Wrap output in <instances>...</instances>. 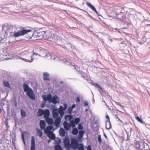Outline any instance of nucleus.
Returning a JSON list of instances; mask_svg holds the SVG:
<instances>
[{"instance_id":"f257e3e1","label":"nucleus","mask_w":150,"mask_h":150,"mask_svg":"<svg viewBox=\"0 0 150 150\" xmlns=\"http://www.w3.org/2000/svg\"><path fill=\"white\" fill-rule=\"evenodd\" d=\"M2 27L3 30L5 32V33L8 32L10 30H11L13 31L14 30V33L11 32L10 35L16 38L24 35L32 31V30L30 29H24L16 32L15 30L16 29V26L11 24L10 23L3 25H2Z\"/></svg>"},{"instance_id":"f03ea898","label":"nucleus","mask_w":150,"mask_h":150,"mask_svg":"<svg viewBox=\"0 0 150 150\" xmlns=\"http://www.w3.org/2000/svg\"><path fill=\"white\" fill-rule=\"evenodd\" d=\"M114 11L115 13V16H114L115 17L121 21H125L126 16L125 14V11L124 8L117 6L114 8Z\"/></svg>"},{"instance_id":"7ed1b4c3","label":"nucleus","mask_w":150,"mask_h":150,"mask_svg":"<svg viewBox=\"0 0 150 150\" xmlns=\"http://www.w3.org/2000/svg\"><path fill=\"white\" fill-rule=\"evenodd\" d=\"M42 97L45 103L48 100L49 103H52L55 104L59 102V98L57 95H55L52 97L51 94H49L47 96L46 95H42Z\"/></svg>"},{"instance_id":"20e7f679","label":"nucleus","mask_w":150,"mask_h":150,"mask_svg":"<svg viewBox=\"0 0 150 150\" xmlns=\"http://www.w3.org/2000/svg\"><path fill=\"white\" fill-rule=\"evenodd\" d=\"M24 91L26 92V95L29 97L30 99L35 100V96L34 93L32 89L29 86L28 84L24 83L23 85Z\"/></svg>"},{"instance_id":"39448f33","label":"nucleus","mask_w":150,"mask_h":150,"mask_svg":"<svg viewBox=\"0 0 150 150\" xmlns=\"http://www.w3.org/2000/svg\"><path fill=\"white\" fill-rule=\"evenodd\" d=\"M11 142L10 140L2 138L0 140V150H5L10 146Z\"/></svg>"},{"instance_id":"423d86ee","label":"nucleus","mask_w":150,"mask_h":150,"mask_svg":"<svg viewBox=\"0 0 150 150\" xmlns=\"http://www.w3.org/2000/svg\"><path fill=\"white\" fill-rule=\"evenodd\" d=\"M55 42L57 45H59L62 48H64L69 51H71L74 48V47L70 43H66L63 45H62V41L60 40H58Z\"/></svg>"},{"instance_id":"0eeeda50","label":"nucleus","mask_w":150,"mask_h":150,"mask_svg":"<svg viewBox=\"0 0 150 150\" xmlns=\"http://www.w3.org/2000/svg\"><path fill=\"white\" fill-rule=\"evenodd\" d=\"M79 141L75 139H72L71 141V148L74 150H76L78 146Z\"/></svg>"},{"instance_id":"6e6552de","label":"nucleus","mask_w":150,"mask_h":150,"mask_svg":"<svg viewBox=\"0 0 150 150\" xmlns=\"http://www.w3.org/2000/svg\"><path fill=\"white\" fill-rule=\"evenodd\" d=\"M41 54H38V55L40 56L44 57L45 58H47L48 56H50V55L47 53V51L46 50L42 49L41 50Z\"/></svg>"},{"instance_id":"1a4fd4ad","label":"nucleus","mask_w":150,"mask_h":150,"mask_svg":"<svg viewBox=\"0 0 150 150\" xmlns=\"http://www.w3.org/2000/svg\"><path fill=\"white\" fill-rule=\"evenodd\" d=\"M35 55H38V54H37L35 53L34 52L33 54L31 56V59L30 60H29L27 59H24L21 57V59L23 60L24 62H31L33 61L34 58V56Z\"/></svg>"},{"instance_id":"9d476101","label":"nucleus","mask_w":150,"mask_h":150,"mask_svg":"<svg viewBox=\"0 0 150 150\" xmlns=\"http://www.w3.org/2000/svg\"><path fill=\"white\" fill-rule=\"evenodd\" d=\"M30 148L31 150H35V139L34 137L33 136H32L31 137Z\"/></svg>"},{"instance_id":"9b49d317","label":"nucleus","mask_w":150,"mask_h":150,"mask_svg":"<svg viewBox=\"0 0 150 150\" xmlns=\"http://www.w3.org/2000/svg\"><path fill=\"white\" fill-rule=\"evenodd\" d=\"M61 117H58L55 120L54 124L56 126V128L59 126L61 122Z\"/></svg>"},{"instance_id":"f8f14e48","label":"nucleus","mask_w":150,"mask_h":150,"mask_svg":"<svg viewBox=\"0 0 150 150\" xmlns=\"http://www.w3.org/2000/svg\"><path fill=\"white\" fill-rule=\"evenodd\" d=\"M52 114L54 118H57L59 115L58 110L57 109H54L52 111Z\"/></svg>"},{"instance_id":"ddd939ff","label":"nucleus","mask_w":150,"mask_h":150,"mask_svg":"<svg viewBox=\"0 0 150 150\" xmlns=\"http://www.w3.org/2000/svg\"><path fill=\"white\" fill-rule=\"evenodd\" d=\"M44 80L45 81H50V79L49 77V74L46 72L43 73Z\"/></svg>"},{"instance_id":"4468645a","label":"nucleus","mask_w":150,"mask_h":150,"mask_svg":"<svg viewBox=\"0 0 150 150\" xmlns=\"http://www.w3.org/2000/svg\"><path fill=\"white\" fill-rule=\"evenodd\" d=\"M65 63L67 65H72L74 67V68L77 71H79L81 74V73L82 71L80 70V69L79 68L77 69L76 68V65L72 64L71 63L67 61H65Z\"/></svg>"},{"instance_id":"2eb2a0df","label":"nucleus","mask_w":150,"mask_h":150,"mask_svg":"<svg viewBox=\"0 0 150 150\" xmlns=\"http://www.w3.org/2000/svg\"><path fill=\"white\" fill-rule=\"evenodd\" d=\"M63 125L64 128L66 130H69L70 129V126L67 121L64 122Z\"/></svg>"},{"instance_id":"dca6fc26","label":"nucleus","mask_w":150,"mask_h":150,"mask_svg":"<svg viewBox=\"0 0 150 150\" xmlns=\"http://www.w3.org/2000/svg\"><path fill=\"white\" fill-rule=\"evenodd\" d=\"M50 114V111L49 109H47L44 110L43 115L45 119L49 117Z\"/></svg>"},{"instance_id":"f3484780","label":"nucleus","mask_w":150,"mask_h":150,"mask_svg":"<svg viewBox=\"0 0 150 150\" xmlns=\"http://www.w3.org/2000/svg\"><path fill=\"white\" fill-rule=\"evenodd\" d=\"M40 126L42 130H44L45 128L46 124L44 120H41L40 122Z\"/></svg>"},{"instance_id":"a211bd4d","label":"nucleus","mask_w":150,"mask_h":150,"mask_svg":"<svg viewBox=\"0 0 150 150\" xmlns=\"http://www.w3.org/2000/svg\"><path fill=\"white\" fill-rule=\"evenodd\" d=\"M87 4L88 6L91 8L94 12H95L97 14H98V12L97 11L96 9L93 5H92L91 3H87Z\"/></svg>"},{"instance_id":"6ab92c4d","label":"nucleus","mask_w":150,"mask_h":150,"mask_svg":"<svg viewBox=\"0 0 150 150\" xmlns=\"http://www.w3.org/2000/svg\"><path fill=\"white\" fill-rule=\"evenodd\" d=\"M45 119L46 122L48 125H51L53 124L54 122L52 118L49 117Z\"/></svg>"},{"instance_id":"aec40b11","label":"nucleus","mask_w":150,"mask_h":150,"mask_svg":"<svg viewBox=\"0 0 150 150\" xmlns=\"http://www.w3.org/2000/svg\"><path fill=\"white\" fill-rule=\"evenodd\" d=\"M138 149L141 150H143L145 149V144L144 142H141L139 144Z\"/></svg>"},{"instance_id":"412c9836","label":"nucleus","mask_w":150,"mask_h":150,"mask_svg":"<svg viewBox=\"0 0 150 150\" xmlns=\"http://www.w3.org/2000/svg\"><path fill=\"white\" fill-rule=\"evenodd\" d=\"M59 134L61 136L64 137L65 135V131L63 128H61L59 130Z\"/></svg>"},{"instance_id":"4be33fe9","label":"nucleus","mask_w":150,"mask_h":150,"mask_svg":"<svg viewBox=\"0 0 150 150\" xmlns=\"http://www.w3.org/2000/svg\"><path fill=\"white\" fill-rule=\"evenodd\" d=\"M56 129V128L55 129H53V126L50 125V126H48L45 129V131H52L51 130H53V131L55 130Z\"/></svg>"},{"instance_id":"5701e85b","label":"nucleus","mask_w":150,"mask_h":150,"mask_svg":"<svg viewBox=\"0 0 150 150\" xmlns=\"http://www.w3.org/2000/svg\"><path fill=\"white\" fill-rule=\"evenodd\" d=\"M44 110L41 109H39L37 113V115L38 116H41L44 114Z\"/></svg>"},{"instance_id":"b1692460","label":"nucleus","mask_w":150,"mask_h":150,"mask_svg":"<svg viewBox=\"0 0 150 150\" xmlns=\"http://www.w3.org/2000/svg\"><path fill=\"white\" fill-rule=\"evenodd\" d=\"M111 127V124L110 122L106 121V128L107 129H109Z\"/></svg>"},{"instance_id":"393cba45","label":"nucleus","mask_w":150,"mask_h":150,"mask_svg":"<svg viewBox=\"0 0 150 150\" xmlns=\"http://www.w3.org/2000/svg\"><path fill=\"white\" fill-rule=\"evenodd\" d=\"M73 118V116L71 115H67L65 116V118L66 121H67V120H68L69 121H70L71 120V119Z\"/></svg>"},{"instance_id":"a878e982","label":"nucleus","mask_w":150,"mask_h":150,"mask_svg":"<svg viewBox=\"0 0 150 150\" xmlns=\"http://www.w3.org/2000/svg\"><path fill=\"white\" fill-rule=\"evenodd\" d=\"M77 149L78 150H84V147L83 144H78Z\"/></svg>"},{"instance_id":"bb28decb","label":"nucleus","mask_w":150,"mask_h":150,"mask_svg":"<svg viewBox=\"0 0 150 150\" xmlns=\"http://www.w3.org/2000/svg\"><path fill=\"white\" fill-rule=\"evenodd\" d=\"M54 149L55 150H62L61 145L59 144L55 145L54 147Z\"/></svg>"},{"instance_id":"cd10ccee","label":"nucleus","mask_w":150,"mask_h":150,"mask_svg":"<svg viewBox=\"0 0 150 150\" xmlns=\"http://www.w3.org/2000/svg\"><path fill=\"white\" fill-rule=\"evenodd\" d=\"M21 115L22 118H25L26 116V113L25 111L22 109L21 110Z\"/></svg>"},{"instance_id":"c85d7f7f","label":"nucleus","mask_w":150,"mask_h":150,"mask_svg":"<svg viewBox=\"0 0 150 150\" xmlns=\"http://www.w3.org/2000/svg\"><path fill=\"white\" fill-rule=\"evenodd\" d=\"M78 132V129L76 128H74L73 129L72 132V134L74 135H77Z\"/></svg>"},{"instance_id":"c756f323","label":"nucleus","mask_w":150,"mask_h":150,"mask_svg":"<svg viewBox=\"0 0 150 150\" xmlns=\"http://www.w3.org/2000/svg\"><path fill=\"white\" fill-rule=\"evenodd\" d=\"M45 132L47 135V136H48V137L49 138H51V136L53 133L52 131H46L45 130Z\"/></svg>"},{"instance_id":"7c9ffc66","label":"nucleus","mask_w":150,"mask_h":150,"mask_svg":"<svg viewBox=\"0 0 150 150\" xmlns=\"http://www.w3.org/2000/svg\"><path fill=\"white\" fill-rule=\"evenodd\" d=\"M70 127H75L76 124L75 121L73 120H71L70 122Z\"/></svg>"},{"instance_id":"2f4dec72","label":"nucleus","mask_w":150,"mask_h":150,"mask_svg":"<svg viewBox=\"0 0 150 150\" xmlns=\"http://www.w3.org/2000/svg\"><path fill=\"white\" fill-rule=\"evenodd\" d=\"M37 134H38V136L40 137H41L43 135L42 131L41 130L39 129L38 128L37 129Z\"/></svg>"},{"instance_id":"473e14b6","label":"nucleus","mask_w":150,"mask_h":150,"mask_svg":"<svg viewBox=\"0 0 150 150\" xmlns=\"http://www.w3.org/2000/svg\"><path fill=\"white\" fill-rule=\"evenodd\" d=\"M84 132L83 130H81L79 131V137L80 139L83 137Z\"/></svg>"},{"instance_id":"72a5a7b5","label":"nucleus","mask_w":150,"mask_h":150,"mask_svg":"<svg viewBox=\"0 0 150 150\" xmlns=\"http://www.w3.org/2000/svg\"><path fill=\"white\" fill-rule=\"evenodd\" d=\"M136 119L139 122L141 123L142 124H144L145 123L144 122H143L142 118H140L139 116H137L136 117Z\"/></svg>"},{"instance_id":"f704fd0d","label":"nucleus","mask_w":150,"mask_h":150,"mask_svg":"<svg viewBox=\"0 0 150 150\" xmlns=\"http://www.w3.org/2000/svg\"><path fill=\"white\" fill-rule=\"evenodd\" d=\"M64 146L67 149L70 150V148H71V144H70V143L65 144Z\"/></svg>"},{"instance_id":"c9c22d12","label":"nucleus","mask_w":150,"mask_h":150,"mask_svg":"<svg viewBox=\"0 0 150 150\" xmlns=\"http://www.w3.org/2000/svg\"><path fill=\"white\" fill-rule=\"evenodd\" d=\"M64 144L69 143V138L68 137H65L64 139Z\"/></svg>"},{"instance_id":"e433bc0d","label":"nucleus","mask_w":150,"mask_h":150,"mask_svg":"<svg viewBox=\"0 0 150 150\" xmlns=\"http://www.w3.org/2000/svg\"><path fill=\"white\" fill-rule=\"evenodd\" d=\"M80 120V119L79 117H76L74 119V121H75V122L77 125L78 123L79 122Z\"/></svg>"},{"instance_id":"4c0bfd02","label":"nucleus","mask_w":150,"mask_h":150,"mask_svg":"<svg viewBox=\"0 0 150 150\" xmlns=\"http://www.w3.org/2000/svg\"><path fill=\"white\" fill-rule=\"evenodd\" d=\"M3 84L6 87H8L11 88L10 84L8 82L5 81L3 82Z\"/></svg>"},{"instance_id":"58836bf2","label":"nucleus","mask_w":150,"mask_h":150,"mask_svg":"<svg viewBox=\"0 0 150 150\" xmlns=\"http://www.w3.org/2000/svg\"><path fill=\"white\" fill-rule=\"evenodd\" d=\"M95 87H97V88L100 89L102 91H103L102 88L99 84L97 83H95Z\"/></svg>"},{"instance_id":"ea45409f","label":"nucleus","mask_w":150,"mask_h":150,"mask_svg":"<svg viewBox=\"0 0 150 150\" xmlns=\"http://www.w3.org/2000/svg\"><path fill=\"white\" fill-rule=\"evenodd\" d=\"M59 109L60 112H62V115H63L64 114V111L65 110H64V109L63 107L62 106H61L59 107Z\"/></svg>"},{"instance_id":"a19ab883","label":"nucleus","mask_w":150,"mask_h":150,"mask_svg":"<svg viewBox=\"0 0 150 150\" xmlns=\"http://www.w3.org/2000/svg\"><path fill=\"white\" fill-rule=\"evenodd\" d=\"M114 116L115 118H116L118 119V120H117V121H120L122 123H123V122L118 117V115L117 113H116V114L114 115Z\"/></svg>"},{"instance_id":"79ce46f5","label":"nucleus","mask_w":150,"mask_h":150,"mask_svg":"<svg viewBox=\"0 0 150 150\" xmlns=\"http://www.w3.org/2000/svg\"><path fill=\"white\" fill-rule=\"evenodd\" d=\"M98 141L99 143H100L102 142V139L101 138V135L100 134H98Z\"/></svg>"},{"instance_id":"37998d69","label":"nucleus","mask_w":150,"mask_h":150,"mask_svg":"<svg viewBox=\"0 0 150 150\" xmlns=\"http://www.w3.org/2000/svg\"><path fill=\"white\" fill-rule=\"evenodd\" d=\"M21 137L23 141V143L25 145H26V143L25 142V139H24V135L23 133L22 134Z\"/></svg>"},{"instance_id":"c03bdc74","label":"nucleus","mask_w":150,"mask_h":150,"mask_svg":"<svg viewBox=\"0 0 150 150\" xmlns=\"http://www.w3.org/2000/svg\"><path fill=\"white\" fill-rule=\"evenodd\" d=\"M132 130V128H130V134H129V133H127V140H129V139L130 137V136L131 134V131Z\"/></svg>"},{"instance_id":"a18cd8bd","label":"nucleus","mask_w":150,"mask_h":150,"mask_svg":"<svg viewBox=\"0 0 150 150\" xmlns=\"http://www.w3.org/2000/svg\"><path fill=\"white\" fill-rule=\"evenodd\" d=\"M78 129L79 130L82 129H83V126L81 124H79L78 126Z\"/></svg>"},{"instance_id":"49530a36","label":"nucleus","mask_w":150,"mask_h":150,"mask_svg":"<svg viewBox=\"0 0 150 150\" xmlns=\"http://www.w3.org/2000/svg\"><path fill=\"white\" fill-rule=\"evenodd\" d=\"M73 109L71 107H69L68 108V112L70 114H71L72 113V111L73 110Z\"/></svg>"},{"instance_id":"de8ad7c7","label":"nucleus","mask_w":150,"mask_h":150,"mask_svg":"<svg viewBox=\"0 0 150 150\" xmlns=\"http://www.w3.org/2000/svg\"><path fill=\"white\" fill-rule=\"evenodd\" d=\"M51 138H50V139H55V136L54 134L53 133L51 136Z\"/></svg>"},{"instance_id":"09e8293b","label":"nucleus","mask_w":150,"mask_h":150,"mask_svg":"<svg viewBox=\"0 0 150 150\" xmlns=\"http://www.w3.org/2000/svg\"><path fill=\"white\" fill-rule=\"evenodd\" d=\"M78 9H79L82 11H84V12H86V13H87V14H88V16L89 17H90L91 18H93L92 16H91L90 14H89L88 13L87 11H85L83 10V9H81V8H78Z\"/></svg>"},{"instance_id":"8fccbe9b","label":"nucleus","mask_w":150,"mask_h":150,"mask_svg":"<svg viewBox=\"0 0 150 150\" xmlns=\"http://www.w3.org/2000/svg\"><path fill=\"white\" fill-rule=\"evenodd\" d=\"M35 34H36V35H35L36 36H37L38 37V39H40V38H39V37H41V38H42L43 36L42 35H41V36H40V33H35Z\"/></svg>"},{"instance_id":"3c124183","label":"nucleus","mask_w":150,"mask_h":150,"mask_svg":"<svg viewBox=\"0 0 150 150\" xmlns=\"http://www.w3.org/2000/svg\"><path fill=\"white\" fill-rule=\"evenodd\" d=\"M115 103L117 105H118L120 106L121 108H124V106L123 105H121V103L119 102H115Z\"/></svg>"},{"instance_id":"603ef678","label":"nucleus","mask_w":150,"mask_h":150,"mask_svg":"<svg viewBox=\"0 0 150 150\" xmlns=\"http://www.w3.org/2000/svg\"><path fill=\"white\" fill-rule=\"evenodd\" d=\"M64 110H65L67 108V104L66 103H64Z\"/></svg>"},{"instance_id":"864d4df0","label":"nucleus","mask_w":150,"mask_h":150,"mask_svg":"<svg viewBox=\"0 0 150 150\" xmlns=\"http://www.w3.org/2000/svg\"><path fill=\"white\" fill-rule=\"evenodd\" d=\"M88 103L87 101H85L84 102V106H87L88 105Z\"/></svg>"},{"instance_id":"5fc2aeb1","label":"nucleus","mask_w":150,"mask_h":150,"mask_svg":"<svg viewBox=\"0 0 150 150\" xmlns=\"http://www.w3.org/2000/svg\"><path fill=\"white\" fill-rule=\"evenodd\" d=\"M16 136H15V135H14V137H13L12 139V143H13V144H14V142H15V140H16Z\"/></svg>"},{"instance_id":"6e6d98bb","label":"nucleus","mask_w":150,"mask_h":150,"mask_svg":"<svg viewBox=\"0 0 150 150\" xmlns=\"http://www.w3.org/2000/svg\"><path fill=\"white\" fill-rule=\"evenodd\" d=\"M87 150H92L91 146L90 145H88L87 148Z\"/></svg>"},{"instance_id":"4d7b16f0","label":"nucleus","mask_w":150,"mask_h":150,"mask_svg":"<svg viewBox=\"0 0 150 150\" xmlns=\"http://www.w3.org/2000/svg\"><path fill=\"white\" fill-rule=\"evenodd\" d=\"M13 105L16 107L17 106V101H14L13 103Z\"/></svg>"},{"instance_id":"13d9d810","label":"nucleus","mask_w":150,"mask_h":150,"mask_svg":"<svg viewBox=\"0 0 150 150\" xmlns=\"http://www.w3.org/2000/svg\"><path fill=\"white\" fill-rule=\"evenodd\" d=\"M5 125H6V127L7 128H8L9 127L8 125V122H6Z\"/></svg>"},{"instance_id":"bf43d9fd","label":"nucleus","mask_w":150,"mask_h":150,"mask_svg":"<svg viewBox=\"0 0 150 150\" xmlns=\"http://www.w3.org/2000/svg\"><path fill=\"white\" fill-rule=\"evenodd\" d=\"M80 101V98L79 97H77L76 99V102L77 103L79 102Z\"/></svg>"},{"instance_id":"052dcab7","label":"nucleus","mask_w":150,"mask_h":150,"mask_svg":"<svg viewBox=\"0 0 150 150\" xmlns=\"http://www.w3.org/2000/svg\"><path fill=\"white\" fill-rule=\"evenodd\" d=\"M106 118L108 119V120L106 121H110L109 117L108 115H106Z\"/></svg>"},{"instance_id":"680f3d73","label":"nucleus","mask_w":150,"mask_h":150,"mask_svg":"<svg viewBox=\"0 0 150 150\" xmlns=\"http://www.w3.org/2000/svg\"><path fill=\"white\" fill-rule=\"evenodd\" d=\"M13 100H14V101H17V98L16 96H13Z\"/></svg>"},{"instance_id":"e2e57ef3","label":"nucleus","mask_w":150,"mask_h":150,"mask_svg":"<svg viewBox=\"0 0 150 150\" xmlns=\"http://www.w3.org/2000/svg\"><path fill=\"white\" fill-rule=\"evenodd\" d=\"M103 136L105 137V138H106V139H108V138L107 137V136L106 135V134H105V133L104 132H103Z\"/></svg>"},{"instance_id":"0e129e2a","label":"nucleus","mask_w":150,"mask_h":150,"mask_svg":"<svg viewBox=\"0 0 150 150\" xmlns=\"http://www.w3.org/2000/svg\"><path fill=\"white\" fill-rule=\"evenodd\" d=\"M124 23L125 24H126L127 25H129L130 24V22H127V21H124Z\"/></svg>"},{"instance_id":"69168bd1","label":"nucleus","mask_w":150,"mask_h":150,"mask_svg":"<svg viewBox=\"0 0 150 150\" xmlns=\"http://www.w3.org/2000/svg\"><path fill=\"white\" fill-rule=\"evenodd\" d=\"M75 107H76V105L75 104H73L72 105V106L71 107V108H72L73 109Z\"/></svg>"},{"instance_id":"338daca9","label":"nucleus","mask_w":150,"mask_h":150,"mask_svg":"<svg viewBox=\"0 0 150 150\" xmlns=\"http://www.w3.org/2000/svg\"><path fill=\"white\" fill-rule=\"evenodd\" d=\"M27 53H28V52L27 51H24V52H23V54H26Z\"/></svg>"},{"instance_id":"774afa93","label":"nucleus","mask_w":150,"mask_h":150,"mask_svg":"<svg viewBox=\"0 0 150 150\" xmlns=\"http://www.w3.org/2000/svg\"><path fill=\"white\" fill-rule=\"evenodd\" d=\"M99 91L100 93H102V92H103V91H102L101 90H100V89L99 90Z\"/></svg>"}]
</instances>
